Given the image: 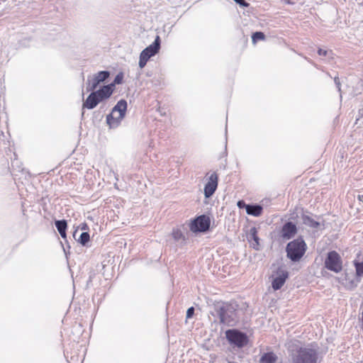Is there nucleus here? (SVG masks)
Instances as JSON below:
<instances>
[{
	"label": "nucleus",
	"mask_w": 363,
	"mask_h": 363,
	"mask_svg": "<svg viewBox=\"0 0 363 363\" xmlns=\"http://www.w3.org/2000/svg\"><path fill=\"white\" fill-rule=\"evenodd\" d=\"M292 363H318V348L313 345H302L298 340L288 343Z\"/></svg>",
	"instance_id": "f257e3e1"
},
{
	"label": "nucleus",
	"mask_w": 363,
	"mask_h": 363,
	"mask_svg": "<svg viewBox=\"0 0 363 363\" xmlns=\"http://www.w3.org/2000/svg\"><path fill=\"white\" fill-rule=\"evenodd\" d=\"M213 306L218 315L220 323L228 327L235 325L238 320V311L239 309V306L235 301H218Z\"/></svg>",
	"instance_id": "f03ea898"
},
{
	"label": "nucleus",
	"mask_w": 363,
	"mask_h": 363,
	"mask_svg": "<svg viewBox=\"0 0 363 363\" xmlns=\"http://www.w3.org/2000/svg\"><path fill=\"white\" fill-rule=\"evenodd\" d=\"M307 245L301 238L289 242L286 248L287 257L293 262L299 261L305 255Z\"/></svg>",
	"instance_id": "7ed1b4c3"
},
{
	"label": "nucleus",
	"mask_w": 363,
	"mask_h": 363,
	"mask_svg": "<svg viewBox=\"0 0 363 363\" xmlns=\"http://www.w3.org/2000/svg\"><path fill=\"white\" fill-rule=\"evenodd\" d=\"M127 102L123 99L120 100L106 117V121L110 128H116L120 124L125 116Z\"/></svg>",
	"instance_id": "20e7f679"
},
{
	"label": "nucleus",
	"mask_w": 363,
	"mask_h": 363,
	"mask_svg": "<svg viewBox=\"0 0 363 363\" xmlns=\"http://www.w3.org/2000/svg\"><path fill=\"white\" fill-rule=\"evenodd\" d=\"M160 48V38L157 35L154 43L143 50L140 55L139 66L143 68L149 59L158 52Z\"/></svg>",
	"instance_id": "39448f33"
},
{
	"label": "nucleus",
	"mask_w": 363,
	"mask_h": 363,
	"mask_svg": "<svg viewBox=\"0 0 363 363\" xmlns=\"http://www.w3.org/2000/svg\"><path fill=\"white\" fill-rule=\"evenodd\" d=\"M225 337L230 344L239 348L243 347L247 343L246 334L235 329L228 330L225 332Z\"/></svg>",
	"instance_id": "423d86ee"
},
{
	"label": "nucleus",
	"mask_w": 363,
	"mask_h": 363,
	"mask_svg": "<svg viewBox=\"0 0 363 363\" xmlns=\"http://www.w3.org/2000/svg\"><path fill=\"white\" fill-rule=\"evenodd\" d=\"M210 225L211 219L209 216L201 215L191 220L189 229L193 233L206 232L209 229Z\"/></svg>",
	"instance_id": "0eeeda50"
},
{
	"label": "nucleus",
	"mask_w": 363,
	"mask_h": 363,
	"mask_svg": "<svg viewBox=\"0 0 363 363\" xmlns=\"http://www.w3.org/2000/svg\"><path fill=\"white\" fill-rule=\"evenodd\" d=\"M325 265L330 271L340 272L342 269V262L339 254L335 251L330 252L325 259Z\"/></svg>",
	"instance_id": "6e6552de"
},
{
	"label": "nucleus",
	"mask_w": 363,
	"mask_h": 363,
	"mask_svg": "<svg viewBox=\"0 0 363 363\" xmlns=\"http://www.w3.org/2000/svg\"><path fill=\"white\" fill-rule=\"evenodd\" d=\"M206 183L204 186V195L206 198L211 197L216 191L218 183V174L213 172L206 174Z\"/></svg>",
	"instance_id": "1a4fd4ad"
},
{
	"label": "nucleus",
	"mask_w": 363,
	"mask_h": 363,
	"mask_svg": "<svg viewBox=\"0 0 363 363\" xmlns=\"http://www.w3.org/2000/svg\"><path fill=\"white\" fill-rule=\"evenodd\" d=\"M110 76V72L108 71H100L94 74L91 80L88 82V89L89 91H94L97 86L105 82Z\"/></svg>",
	"instance_id": "9d476101"
},
{
	"label": "nucleus",
	"mask_w": 363,
	"mask_h": 363,
	"mask_svg": "<svg viewBox=\"0 0 363 363\" xmlns=\"http://www.w3.org/2000/svg\"><path fill=\"white\" fill-rule=\"evenodd\" d=\"M288 276L289 274L286 271L281 269H278L276 272L275 277L273 276L272 282L273 289L275 290L281 289L288 278Z\"/></svg>",
	"instance_id": "9b49d317"
},
{
	"label": "nucleus",
	"mask_w": 363,
	"mask_h": 363,
	"mask_svg": "<svg viewBox=\"0 0 363 363\" xmlns=\"http://www.w3.org/2000/svg\"><path fill=\"white\" fill-rule=\"evenodd\" d=\"M297 233V227L296 225L291 223L287 222L281 228L280 233L281 237L284 240H289L293 238Z\"/></svg>",
	"instance_id": "f8f14e48"
},
{
	"label": "nucleus",
	"mask_w": 363,
	"mask_h": 363,
	"mask_svg": "<svg viewBox=\"0 0 363 363\" xmlns=\"http://www.w3.org/2000/svg\"><path fill=\"white\" fill-rule=\"evenodd\" d=\"M114 90V84H109L102 86L100 89L94 91L101 101L108 99L111 96Z\"/></svg>",
	"instance_id": "ddd939ff"
},
{
	"label": "nucleus",
	"mask_w": 363,
	"mask_h": 363,
	"mask_svg": "<svg viewBox=\"0 0 363 363\" xmlns=\"http://www.w3.org/2000/svg\"><path fill=\"white\" fill-rule=\"evenodd\" d=\"M101 101L94 91L91 92L84 101L83 106L89 109L94 108Z\"/></svg>",
	"instance_id": "4468645a"
},
{
	"label": "nucleus",
	"mask_w": 363,
	"mask_h": 363,
	"mask_svg": "<svg viewBox=\"0 0 363 363\" xmlns=\"http://www.w3.org/2000/svg\"><path fill=\"white\" fill-rule=\"evenodd\" d=\"M246 211L249 215L259 216L262 213V207L259 205H247Z\"/></svg>",
	"instance_id": "2eb2a0df"
},
{
	"label": "nucleus",
	"mask_w": 363,
	"mask_h": 363,
	"mask_svg": "<svg viewBox=\"0 0 363 363\" xmlns=\"http://www.w3.org/2000/svg\"><path fill=\"white\" fill-rule=\"evenodd\" d=\"M55 226L62 238H66V230L67 228V223L65 220H57L55 222Z\"/></svg>",
	"instance_id": "dca6fc26"
},
{
	"label": "nucleus",
	"mask_w": 363,
	"mask_h": 363,
	"mask_svg": "<svg viewBox=\"0 0 363 363\" xmlns=\"http://www.w3.org/2000/svg\"><path fill=\"white\" fill-rule=\"evenodd\" d=\"M277 356L273 352L264 353L260 358V363H276Z\"/></svg>",
	"instance_id": "f3484780"
},
{
	"label": "nucleus",
	"mask_w": 363,
	"mask_h": 363,
	"mask_svg": "<svg viewBox=\"0 0 363 363\" xmlns=\"http://www.w3.org/2000/svg\"><path fill=\"white\" fill-rule=\"evenodd\" d=\"M250 237L255 241V243L253 244L254 247L257 249V247L259 245V239L257 235V230L256 228H252L250 229Z\"/></svg>",
	"instance_id": "a211bd4d"
},
{
	"label": "nucleus",
	"mask_w": 363,
	"mask_h": 363,
	"mask_svg": "<svg viewBox=\"0 0 363 363\" xmlns=\"http://www.w3.org/2000/svg\"><path fill=\"white\" fill-rule=\"evenodd\" d=\"M172 236L174 240L179 241L180 240H184V235L182 230L179 228L173 229L172 232Z\"/></svg>",
	"instance_id": "6ab92c4d"
},
{
	"label": "nucleus",
	"mask_w": 363,
	"mask_h": 363,
	"mask_svg": "<svg viewBox=\"0 0 363 363\" xmlns=\"http://www.w3.org/2000/svg\"><path fill=\"white\" fill-rule=\"evenodd\" d=\"M354 266L356 270V274L357 277L363 276V262H358L354 260L353 262Z\"/></svg>",
	"instance_id": "aec40b11"
},
{
	"label": "nucleus",
	"mask_w": 363,
	"mask_h": 363,
	"mask_svg": "<svg viewBox=\"0 0 363 363\" xmlns=\"http://www.w3.org/2000/svg\"><path fill=\"white\" fill-rule=\"evenodd\" d=\"M265 35L262 32H255L252 35V40L254 44L257 43L258 40H264Z\"/></svg>",
	"instance_id": "412c9836"
},
{
	"label": "nucleus",
	"mask_w": 363,
	"mask_h": 363,
	"mask_svg": "<svg viewBox=\"0 0 363 363\" xmlns=\"http://www.w3.org/2000/svg\"><path fill=\"white\" fill-rule=\"evenodd\" d=\"M90 240V236L88 233H82L79 237V242L82 245H85Z\"/></svg>",
	"instance_id": "4be33fe9"
},
{
	"label": "nucleus",
	"mask_w": 363,
	"mask_h": 363,
	"mask_svg": "<svg viewBox=\"0 0 363 363\" xmlns=\"http://www.w3.org/2000/svg\"><path fill=\"white\" fill-rule=\"evenodd\" d=\"M123 78V76L121 73L117 74L112 84H113L115 86L116 84H119L122 83Z\"/></svg>",
	"instance_id": "5701e85b"
},
{
	"label": "nucleus",
	"mask_w": 363,
	"mask_h": 363,
	"mask_svg": "<svg viewBox=\"0 0 363 363\" xmlns=\"http://www.w3.org/2000/svg\"><path fill=\"white\" fill-rule=\"evenodd\" d=\"M194 313V307L189 308L186 311V318H192Z\"/></svg>",
	"instance_id": "b1692460"
},
{
	"label": "nucleus",
	"mask_w": 363,
	"mask_h": 363,
	"mask_svg": "<svg viewBox=\"0 0 363 363\" xmlns=\"http://www.w3.org/2000/svg\"><path fill=\"white\" fill-rule=\"evenodd\" d=\"M237 4H240V6L247 7L249 6V4L247 3L245 0H234Z\"/></svg>",
	"instance_id": "393cba45"
},
{
	"label": "nucleus",
	"mask_w": 363,
	"mask_h": 363,
	"mask_svg": "<svg viewBox=\"0 0 363 363\" xmlns=\"http://www.w3.org/2000/svg\"><path fill=\"white\" fill-rule=\"evenodd\" d=\"M318 54L320 56H326L328 54V51L325 50H323L321 48H319L318 50Z\"/></svg>",
	"instance_id": "a878e982"
},
{
	"label": "nucleus",
	"mask_w": 363,
	"mask_h": 363,
	"mask_svg": "<svg viewBox=\"0 0 363 363\" xmlns=\"http://www.w3.org/2000/svg\"><path fill=\"white\" fill-rule=\"evenodd\" d=\"M246 206H247V204H245V202H244V201H242V200L239 201L238 202V206L239 208H244V207L246 208Z\"/></svg>",
	"instance_id": "bb28decb"
},
{
	"label": "nucleus",
	"mask_w": 363,
	"mask_h": 363,
	"mask_svg": "<svg viewBox=\"0 0 363 363\" xmlns=\"http://www.w3.org/2000/svg\"><path fill=\"white\" fill-rule=\"evenodd\" d=\"M311 226L314 228H317L319 225V223L317 221H315L313 220H311Z\"/></svg>",
	"instance_id": "cd10ccee"
}]
</instances>
